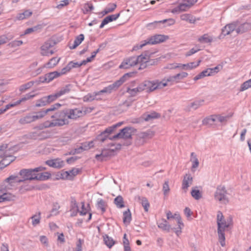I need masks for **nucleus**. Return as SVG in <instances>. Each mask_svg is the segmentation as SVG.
<instances>
[{"instance_id": "obj_1", "label": "nucleus", "mask_w": 251, "mask_h": 251, "mask_svg": "<svg viewBox=\"0 0 251 251\" xmlns=\"http://www.w3.org/2000/svg\"><path fill=\"white\" fill-rule=\"evenodd\" d=\"M217 223L219 241L221 245L224 247L226 245L225 232L228 230V228L232 225V219L231 217H228L225 219L223 213L219 211L217 215Z\"/></svg>"}, {"instance_id": "obj_2", "label": "nucleus", "mask_w": 251, "mask_h": 251, "mask_svg": "<svg viewBox=\"0 0 251 251\" xmlns=\"http://www.w3.org/2000/svg\"><path fill=\"white\" fill-rule=\"evenodd\" d=\"M149 59V56L146 54H141L138 56H131L124 59L119 68L121 69H129L140 63L142 66L144 63H147Z\"/></svg>"}, {"instance_id": "obj_3", "label": "nucleus", "mask_w": 251, "mask_h": 251, "mask_svg": "<svg viewBox=\"0 0 251 251\" xmlns=\"http://www.w3.org/2000/svg\"><path fill=\"white\" fill-rule=\"evenodd\" d=\"M56 110L50 113V117L53 119L57 126H62L69 124L70 121L67 111L65 108L61 110Z\"/></svg>"}, {"instance_id": "obj_4", "label": "nucleus", "mask_w": 251, "mask_h": 251, "mask_svg": "<svg viewBox=\"0 0 251 251\" xmlns=\"http://www.w3.org/2000/svg\"><path fill=\"white\" fill-rule=\"evenodd\" d=\"M44 170H45V168L41 166L34 169H23L19 172V175L21 176L22 179L17 178V183L28 180H35L37 178L36 173L41 172Z\"/></svg>"}, {"instance_id": "obj_5", "label": "nucleus", "mask_w": 251, "mask_h": 251, "mask_svg": "<svg viewBox=\"0 0 251 251\" xmlns=\"http://www.w3.org/2000/svg\"><path fill=\"white\" fill-rule=\"evenodd\" d=\"M132 73H126L120 79L116 81L115 82L104 87L102 90L97 92V95L100 96L102 94L106 93L110 94L112 91L117 90L128 78L131 76Z\"/></svg>"}, {"instance_id": "obj_6", "label": "nucleus", "mask_w": 251, "mask_h": 251, "mask_svg": "<svg viewBox=\"0 0 251 251\" xmlns=\"http://www.w3.org/2000/svg\"><path fill=\"white\" fill-rule=\"evenodd\" d=\"M168 39L169 37L168 36L161 34L155 35L151 37L146 40L141 42L140 44H137L134 46L132 50H136L141 49L142 48L148 44L154 45L162 43Z\"/></svg>"}, {"instance_id": "obj_7", "label": "nucleus", "mask_w": 251, "mask_h": 251, "mask_svg": "<svg viewBox=\"0 0 251 251\" xmlns=\"http://www.w3.org/2000/svg\"><path fill=\"white\" fill-rule=\"evenodd\" d=\"M69 119L75 120L77 119L84 116L87 113L90 112L93 108L82 107L81 109L75 108L74 109L66 108Z\"/></svg>"}, {"instance_id": "obj_8", "label": "nucleus", "mask_w": 251, "mask_h": 251, "mask_svg": "<svg viewBox=\"0 0 251 251\" xmlns=\"http://www.w3.org/2000/svg\"><path fill=\"white\" fill-rule=\"evenodd\" d=\"M197 1V0H182L177 6L171 10V12L179 13L183 11H186L190 9Z\"/></svg>"}, {"instance_id": "obj_9", "label": "nucleus", "mask_w": 251, "mask_h": 251, "mask_svg": "<svg viewBox=\"0 0 251 251\" xmlns=\"http://www.w3.org/2000/svg\"><path fill=\"white\" fill-rule=\"evenodd\" d=\"M226 194L227 191L226 187L224 186L220 185L217 187L214 194V198L216 201H220L221 203L226 204L228 201Z\"/></svg>"}, {"instance_id": "obj_10", "label": "nucleus", "mask_w": 251, "mask_h": 251, "mask_svg": "<svg viewBox=\"0 0 251 251\" xmlns=\"http://www.w3.org/2000/svg\"><path fill=\"white\" fill-rule=\"evenodd\" d=\"M201 60H200L197 63L196 62H190L187 64H170V66L168 67L167 68L170 69L180 68L184 70H190L196 68L199 66Z\"/></svg>"}, {"instance_id": "obj_11", "label": "nucleus", "mask_w": 251, "mask_h": 251, "mask_svg": "<svg viewBox=\"0 0 251 251\" xmlns=\"http://www.w3.org/2000/svg\"><path fill=\"white\" fill-rule=\"evenodd\" d=\"M31 136L35 140H44L51 136V132L49 130H35L31 132Z\"/></svg>"}, {"instance_id": "obj_12", "label": "nucleus", "mask_w": 251, "mask_h": 251, "mask_svg": "<svg viewBox=\"0 0 251 251\" xmlns=\"http://www.w3.org/2000/svg\"><path fill=\"white\" fill-rule=\"evenodd\" d=\"M61 104L59 103H56L53 105H51L49 108L47 109H44L40 111L34 112V113L38 116V118L41 119L44 118L47 115H48L50 116L51 112L58 109L61 107Z\"/></svg>"}, {"instance_id": "obj_13", "label": "nucleus", "mask_w": 251, "mask_h": 251, "mask_svg": "<svg viewBox=\"0 0 251 251\" xmlns=\"http://www.w3.org/2000/svg\"><path fill=\"white\" fill-rule=\"evenodd\" d=\"M132 128L127 126L120 130V132L112 136L111 139H127L131 138Z\"/></svg>"}, {"instance_id": "obj_14", "label": "nucleus", "mask_w": 251, "mask_h": 251, "mask_svg": "<svg viewBox=\"0 0 251 251\" xmlns=\"http://www.w3.org/2000/svg\"><path fill=\"white\" fill-rule=\"evenodd\" d=\"M4 189L6 191L14 190L16 188V176L11 175L3 181Z\"/></svg>"}, {"instance_id": "obj_15", "label": "nucleus", "mask_w": 251, "mask_h": 251, "mask_svg": "<svg viewBox=\"0 0 251 251\" xmlns=\"http://www.w3.org/2000/svg\"><path fill=\"white\" fill-rule=\"evenodd\" d=\"M59 77L58 71H54L47 73L44 76L40 77V81L44 83H49L54 79Z\"/></svg>"}, {"instance_id": "obj_16", "label": "nucleus", "mask_w": 251, "mask_h": 251, "mask_svg": "<svg viewBox=\"0 0 251 251\" xmlns=\"http://www.w3.org/2000/svg\"><path fill=\"white\" fill-rule=\"evenodd\" d=\"M237 26V22H233L226 25L222 30V35L226 36L229 35L234 30L236 31V27Z\"/></svg>"}, {"instance_id": "obj_17", "label": "nucleus", "mask_w": 251, "mask_h": 251, "mask_svg": "<svg viewBox=\"0 0 251 251\" xmlns=\"http://www.w3.org/2000/svg\"><path fill=\"white\" fill-rule=\"evenodd\" d=\"M251 29V19L239 26L237 25L236 27V32L237 34H241Z\"/></svg>"}, {"instance_id": "obj_18", "label": "nucleus", "mask_w": 251, "mask_h": 251, "mask_svg": "<svg viewBox=\"0 0 251 251\" xmlns=\"http://www.w3.org/2000/svg\"><path fill=\"white\" fill-rule=\"evenodd\" d=\"M52 47L50 43L49 42H45L41 47V54L43 56H50L53 54L54 51L50 50V48Z\"/></svg>"}, {"instance_id": "obj_19", "label": "nucleus", "mask_w": 251, "mask_h": 251, "mask_svg": "<svg viewBox=\"0 0 251 251\" xmlns=\"http://www.w3.org/2000/svg\"><path fill=\"white\" fill-rule=\"evenodd\" d=\"M193 177L189 174H186L183 178L182 183V189L186 192L188 187L192 184Z\"/></svg>"}, {"instance_id": "obj_20", "label": "nucleus", "mask_w": 251, "mask_h": 251, "mask_svg": "<svg viewBox=\"0 0 251 251\" xmlns=\"http://www.w3.org/2000/svg\"><path fill=\"white\" fill-rule=\"evenodd\" d=\"M112 132H109L107 131V128L101 132L100 134L98 135L97 137L96 140L98 141H100L101 143H103L107 140H115V139H111L112 137H109V135L111 134Z\"/></svg>"}, {"instance_id": "obj_21", "label": "nucleus", "mask_w": 251, "mask_h": 251, "mask_svg": "<svg viewBox=\"0 0 251 251\" xmlns=\"http://www.w3.org/2000/svg\"><path fill=\"white\" fill-rule=\"evenodd\" d=\"M78 170L74 169L69 172L65 171L61 174L60 178L62 179H71L72 176H75L78 174Z\"/></svg>"}, {"instance_id": "obj_22", "label": "nucleus", "mask_w": 251, "mask_h": 251, "mask_svg": "<svg viewBox=\"0 0 251 251\" xmlns=\"http://www.w3.org/2000/svg\"><path fill=\"white\" fill-rule=\"evenodd\" d=\"M72 87L73 85L71 84H67L65 86L61 87L60 89L56 92L58 96L60 97L63 95L68 94L71 91Z\"/></svg>"}, {"instance_id": "obj_23", "label": "nucleus", "mask_w": 251, "mask_h": 251, "mask_svg": "<svg viewBox=\"0 0 251 251\" xmlns=\"http://www.w3.org/2000/svg\"><path fill=\"white\" fill-rule=\"evenodd\" d=\"M140 138H144L146 141L151 138L154 135V132L151 130H148L146 131L141 132L138 134Z\"/></svg>"}, {"instance_id": "obj_24", "label": "nucleus", "mask_w": 251, "mask_h": 251, "mask_svg": "<svg viewBox=\"0 0 251 251\" xmlns=\"http://www.w3.org/2000/svg\"><path fill=\"white\" fill-rule=\"evenodd\" d=\"M111 151L107 150H103L100 154H96L95 158L100 161H103L105 160V158L111 155Z\"/></svg>"}, {"instance_id": "obj_25", "label": "nucleus", "mask_w": 251, "mask_h": 251, "mask_svg": "<svg viewBox=\"0 0 251 251\" xmlns=\"http://www.w3.org/2000/svg\"><path fill=\"white\" fill-rule=\"evenodd\" d=\"M60 60V58L52 57L44 65V67L47 68H52L59 63Z\"/></svg>"}, {"instance_id": "obj_26", "label": "nucleus", "mask_w": 251, "mask_h": 251, "mask_svg": "<svg viewBox=\"0 0 251 251\" xmlns=\"http://www.w3.org/2000/svg\"><path fill=\"white\" fill-rule=\"evenodd\" d=\"M203 102L204 100H197L190 103L188 105V107L189 109H193L194 110H196L198 108L202 106L203 104Z\"/></svg>"}, {"instance_id": "obj_27", "label": "nucleus", "mask_w": 251, "mask_h": 251, "mask_svg": "<svg viewBox=\"0 0 251 251\" xmlns=\"http://www.w3.org/2000/svg\"><path fill=\"white\" fill-rule=\"evenodd\" d=\"M180 19L182 21L193 24L196 22L195 18L189 14H183L180 15Z\"/></svg>"}, {"instance_id": "obj_28", "label": "nucleus", "mask_w": 251, "mask_h": 251, "mask_svg": "<svg viewBox=\"0 0 251 251\" xmlns=\"http://www.w3.org/2000/svg\"><path fill=\"white\" fill-rule=\"evenodd\" d=\"M84 39V36L83 34H81L79 35L75 38V39L73 45L72 46H70V48L71 49H75L77 46H78L81 43V42L83 41Z\"/></svg>"}, {"instance_id": "obj_29", "label": "nucleus", "mask_w": 251, "mask_h": 251, "mask_svg": "<svg viewBox=\"0 0 251 251\" xmlns=\"http://www.w3.org/2000/svg\"><path fill=\"white\" fill-rule=\"evenodd\" d=\"M160 117V115L155 112H152L144 115V119L149 121L152 119H156Z\"/></svg>"}, {"instance_id": "obj_30", "label": "nucleus", "mask_w": 251, "mask_h": 251, "mask_svg": "<svg viewBox=\"0 0 251 251\" xmlns=\"http://www.w3.org/2000/svg\"><path fill=\"white\" fill-rule=\"evenodd\" d=\"M117 5L116 3H109L105 9L101 12V13L104 15L109 13L113 12L116 8Z\"/></svg>"}, {"instance_id": "obj_31", "label": "nucleus", "mask_w": 251, "mask_h": 251, "mask_svg": "<svg viewBox=\"0 0 251 251\" xmlns=\"http://www.w3.org/2000/svg\"><path fill=\"white\" fill-rule=\"evenodd\" d=\"M213 40L212 36L208 34H204L198 38V41L201 43H211Z\"/></svg>"}, {"instance_id": "obj_32", "label": "nucleus", "mask_w": 251, "mask_h": 251, "mask_svg": "<svg viewBox=\"0 0 251 251\" xmlns=\"http://www.w3.org/2000/svg\"><path fill=\"white\" fill-rule=\"evenodd\" d=\"M96 94H97V92H94L93 94H88L83 97V100L84 101H91L94 100H102V98H98L97 96H99V95H97Z\"/></svg>"}, {"instance_id": "obj_33", "label": "nucleus", "mask_w": 251, "mask_h": 251, "mask_svg": "<svg viewBox=\"0 0 251 251\" xmlns=\"http://www.w3.org/2000/svg\"><path fill=\"white\" fill-rule=\"evenodd\" d=\"M158 227L163 230L169 232L171 228V226L168 224L167 221L165 219H162V222L158 224Z\"/></svg>"}, {"instance_id": "obj_34", "label": "nucleus", "mask_w": 251, "mask_h": 251, "mask_svg": "<svg viewBox=\"0 0 251 251\" xmlns=\"http://www.w3.org/2000/svg\"><path fill=\"white\" fill-rule=\"evenodd\" d=\"M126 92L131 96H135L138 93L142 92V90L139 85L137 87L134 88H131L130 87H128L126 90Z\"/></svg>"}, {"instance_id": "obj_35", "label": "nucleus", "mask_w": 251, "mask_h": 251, "mask_svg": "<svg viewBox=\"0 0 251 251\" xmlns=\"http://www.w3.org/2000/svg\"><path fill=\"white\" fill-rule=\"evenodd\" d=\"M7 149V148L6 149L7 155L3 157H1L0 156V158H3L1 161L2 164L4 165L5 166L8 165L10 162L13 160V157L10 155V153Z\"/></svg>"}, {"instance_id": "obj_36", "label": "nucleus", "mask_w": 251, "mask_h": 251, "mask_svg": "<svg viewBox=\"0 0 251 251\" xmlns=\"http://www.w3.org/2000/svg\"><path fill=\"white\" fill-rule=\"evenodd\" d=\"M131 220V214L129 209L123 214V222L125 224H129Z\"/></svg>"}, {"instance_id": "obj_37", "label": "nucleus", "mask_w": 251, "mask_h": 251, "mask_svg": "<svg viewBox=\"0 0 251 251\" xmlns=\"http://www.w3.org/2000/svg\"><path fill=\"white\" fill-rule=\"evenodd\" d=\"M46 164L50 167L53 168H60L62 165L57 160H49L46 161Z\"/></svg>"}, {"instance_id": "obj_38", "label": "nucleus", "mask_w": 251, "mask_h": 251, "mask_svg": "<svg viewBox=\"0 0 251 251\" xmlns=\"http://www.w3.org/2000/svg\"><path fill=\"white\" fill-rule=\"evenodd\" d=\"M103 237L105 244L108 248H111L115 244V241L112 238L109 237L107 235L103 236Z\"/></svg>"}, {"instance_id": "obj_39", "label": "nucleus", "mask_w": 251, "mask_h": 251, "mask_svg": "<svg viewBox=\"0 0 251 251\" xmlns=\"http://www.w3.org/2000/svg\"><path fill=\"white\" fill-rule=\"evenodd\" d=\"M37 178L36 180H45L49 179L50 176V174L48 172H44L41 174H36Z\"/></svg>"}, {"instance_id": "obj_40", "label": "nucleus", "mask_w": 251, "mask_h": 251, "mask_svg": "<svg viewBox=\"0 0 251 251\" xmlns=\"http://www.w3.org/2000/svg\"><path fill=\"white\" fill-rule=\"evenodd\" d=\"M114 202L119 208H122L125 207L123 198L121 196H118L115 198Z\"/></svg>"}, {"instance_id": "obj_41", "label": "nucleus", "mask_w": 251, "mask_h": 251, "mask_svg": "<svg viewBox=\"0 0 251 251\" xmlns=\"http://www.w3.org/2000/svg\"><path fill=\"white\" fill-rule=\"evenodd\" d=\"M138 200L140 201V203L144 208L146 212H148L150 207V203L148 200L145 197H138Z\"/></svg>"}, {"instance_id": "obj_42", "label": "nucleus", "mask_w": 251, "mask_h": 251, "mask_svg": "<svg viewBox=\"0 0 251 251\" xmlns=\"http://www.w3.org/2000/svg\"><path fill=\"white\" fill-rule=\"evenodd\" d=\"M40 215L41 213L39 212L38 214H35L30 218L33 226H35L40 223Z\"/></svg>"}, {"instance_id": "obj_43", "label": "nucleus", "mask_w": 251, "mask_h": 251, "mask_svg": "<svg viewBox=\"0 0 251 251\" xmlns=\"http://www.w3.org/2000/svg\"><path fill=\"white\" fill-rule=\"evenodd\" d=\"M216 121H217V116L212 115L202 120V123L203 125H212L214 122Z\"/></svg>"}, {"instance_id": "obj_44", "label": "nucleus", "mask_w": 251, "mask_h": 251, "mask_svg": "<svg viewBox=\"0 0 251 251\" xmlns=\"http://www.w3.org/2000/svg\"><path fill=\"white\" fill-rule=\"evenodd\" d=\"M210 76V74L209 72V71L208 69L203 71L201 73H200L199 75H197L196 76L194 77V80L195 81H197L200 79H201L205 76Z\"/></svg>"}, {"instance_id": "obj_45", "label": "nucleus", "mask_w": 251, "mask_h": 251, "mask_svg": "<svg viewBox=\"0 0 251 251\" xmlns=\"http://www.w3.org/2000/svg\"><path fill=\"white\" fill-rule=\"evenodd\" d=\"M32 12L29 10H25L23 12L19 13L17 18L19 20H23L30 17Z\"/></svg>"}, {"instance_id": "obj_46", "label": "nucleus", "mask_w": 251, "mask_h": 251, "mask_svg": "<svg viewBox=\"0 0 251 251\" xmlns=\"http://www.w3.org/2000/svg\"><path fill=\"white\" fill-rule=\"evenodd\" d=\"M35 96V95L32 94V93L26 94L25 95L23 96L20 100H17V105L20 104L21 102L25 101L30 99L33 98Z\"/></svg>"}, {"instance_id": "obj_47", "label": "nucleus", "mask_w": 251, "mask_h": 251, "mask_svg": "<svg viewBox=\"0 0 251 251\" xmlns=\"http://www.w3.org/2000/svg\"><path fill=\"white\" fill-rule=\"evenodd\" d=\"M250 88H251V78L241 84L239 91L242 92Z\"/></svg>"}, {"instance_id": "obj_48", "label": "nucleus", "mask_w": 251, "mask_h": 251, "mask_svg": "<svg viewBox=\"0 0 251 251\" xmlns=\"http://www.w3.org/2000/svg\"><path fill=\"white\" fill-rule=\"evenodd\" d=\"M48 104H49L50 103L53 102L55 100H56L58 98H59V96L57 93L56 92L55 94L49 95L48 96H45Z\"/></svg>"}, {"instance_id": "obj_49", "label": "nucleus", "mask_w": 251, "mask_h": 251, "mask_svg": "<svg viewBox=\"0 0 251 251\" xmlns=\"http://www.w3.org/2000/svg\"><path fill=\"white\" fill-rule=\"evenodd\" d=\"M48 105L45 97H42L36 101V107H42Z\"/></svg>"}, {"instance_id": "obj_50", "label": "nucleus", "mask_w": 251, "mask_h": 251, "mask_svg": "<svg viewBox=\"0 0 251 251\" xmlns=\"http://www.w3.org/2000/svg\"><path fill=\"white\" fill-rule=\"evenodd\" d=\"M20 122L21 124H28L33 122V121H32V114H29L23 118L20 119Z\"/></svg>"}, {"instance_id": "obj_51", "label": "nucleus", "mask_w": 251, "mask_h": 251, "mask_svg": "<svg viewBox=\"0 0 251 251\" xmlns=\"http://www.w3.org/2000/svg\"><path fill=\"white\" fill-rule=\"evenodd\" d=\"M169 22V23L168 24V25H172L173 24H174V20L172 19H165V20H162V21H155L153 23H150L148 25H156L158 24H160V23H165L166 22Z\"/></svg>"}, {"instance_id": "obj_52", "label": "nucleus", "mask_w": 251, "mask_h": 251, "mask_svg": "<svg viewBox=\"0 0 251 251\" xmlns=\"http://www.w3.org/2000/svg\"><path fill=\"white\" fill-rule=\"evenodd\" d=\"M169 180H167L165 181L163 184L162 191L164 196H167L170 192V189L169 185Z\"/></svg>"}, {"instance_id": "obj_53", "label": "nucleus", "mask_w": 251, "mask_h": 251, "mask_svg": "<svg viewBox=\"0 0 251 251\" xmlns=\"http://www.w3.org/2000/svg\"><path fill=\"white\" fill-rule=\"evenodd\" d=\"M148 82L150 83L149 84L148 92H151L157 89L156 82V80L150 81L147 80Z\"/></svg>"}, {"instance_id": "obj_54", "label": "nucleus", "mask_w": 251, "mask_h": 251, "mask_svg": "<svg viewBox=\"0 0 251 251\" xmlns=\"http://www.w3.org/2000/svg\"><path fill=\"white\" fill-rule=\"evenodd\" d=\"M42 28L41 25H37L32 27L28 28L25 31L24 34H28L31 32L37 31L38 29H41Z\"/></svg>"}, {"instance_id": "obj_55", "label": "nucleus", "mask_w": 251, "mask_h": 251, "mask_svg": "<svg viewBox=\"0 0 251 251\" xmlns=\"http://www.w3.org/2000/svg\"><path fill=\"white\" fill-rule=\"evenodd\" d=\"M105 202L103 200L101 199L98 201L97 208L100 209L102 213L105 211Z\"/></svg>"}, {"instance_id": "obj_56", "label": "nucleus", "mask_w": 251, "mask_h": 251, "mask_svg": "<svg viewBox=\"0 0 251 251\" xmlns=\"http://www.w3.org/2000/svg\"><path fill=\"white\" fill-rule=\"evenodd\" d=\"M44 125V127L46 128H48L50 127L57 126L54 122V120L53 119L52 121H46L43 123Z\"/></svg>"}, {"instance_id": "obj_57", "label": "nucleus", "mask_w": 251, "mask_h": 251, "mask_svg": "<svg viewBox=\"0 0 251 251\" xmlns=\"http://www.w3.org/2000/svg\"><path fill=\"white\" fill-rule=\"evenodd\" d=\"M34 82L33 81H30L28 83L22 85L20 86L19 90L21 92H24L26 90L30 88L31 87L33 86Z\"/></svg>"}, {"instance_id": "obj_58", "label": "nucleus", "mask_w": 251, "mask_h": 251, "mask_svg": "<svg viewBox=\"0 0 251 251\" xmlns=\"http://www.w3.org/2000/svg\"><path fill=\"white\" fill-rule=\"evenodd\" d=\"M12 196L11 194L4 193L3 195L0 196V202L10 201L12 199Z\"/></svg>"}, {"instance_id": "obj_59", "label": "nucleus", "mask_w": 251, "mask_h": 251, "mask_svg": "<svg viewBox=\"0 0 251 251\" xmlns=\"http://www.w3.org/2000/svg\"><path fill=\"white\" fill-rule=\"evenodd\" d=\"M191 194L195 200H198L201 198V195L199 190L193 189Z\"/></svg>"}, {"instance_id": "obj_60", "label": "nucleus", "mask_w": 251, "mask_h": 251, "mask_svg": "<svg viewBox=\"0 0 251 251\" xmlns=\"http://www.w3.org/2000/svg\"><path fill=\"white\" fill-rule=\"evenodd\" d=\"M8 148L7 144H3L0 146V156L3 157L7 155L6 149Z\"/></svg>"}, {"instance_id": "obj_61", "label": "nucleus", "mask_w": 251, "mask_h": 251, "mask_svg": "<svg viewBox=\"0 0 251 251\" xmlns=\"http://www.w3.org/2000/svg\"><path fill=\"white\" fill-rule=\"evenodd\" d=\"M71 64H68L66 67L61 69L60 72H58L59 74V76L62 75L66 74L67 73L70 72V71L72 69L71 67Z\"/></svg>"}, {"instance_id": "obj_62", "label": "nucleus", "mask_w": 251, "mask_h": 251, "mask_svg": "<svg viewBox=\"0 0 251 251\" xmlns=\"http://www.w3.org/2000/svg\"><path fill=\"white\" fill-rule=\"evenodd\" d=\"M156 82L157 89L163 88V87H166L169 85V84H167L166 83V82L165 81V80H164V79H162V81H159L158 80H156Z\"/></svg>"}, {"instance_id": "obj_63", "label": "nucleus", "mask_w": 251, "mask_h": 251, "mask_svg": "<svg viewBox=\"0 0 251 251\" xmlns=\"http://www.w3.org/2000/svg\"><path fill=\"white\" fill-rule=\"evenodd\" d=\"M112 22V19L111 18L110 15L106 17L102 21L100 26V28H102L103 27V26L107 24L108 23H109V22Z\"/></svg>"}, {"instance_id": "obj_64", "label": "nucleus", "mask_w": 251, "mask_h": 251, "mask_svg": "<svg viewBox=\"0 0 251 251\" xmlns=\"http://www.w3.org/2000/svg\"><path fill=\"white\" fill-rule=\"evenodd\" d=\"M123 122H119L118 123H117L115 125H114L111 126H109L107 128V131H108L109 132H113L116 129V128H117L118 127H119L120 126H121L123 124Z\"/></svg>"}]
</instances>
